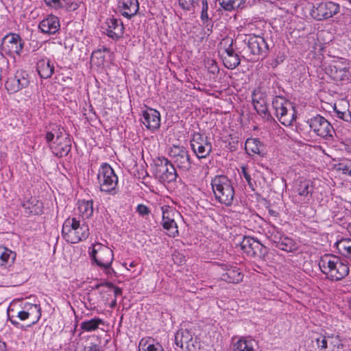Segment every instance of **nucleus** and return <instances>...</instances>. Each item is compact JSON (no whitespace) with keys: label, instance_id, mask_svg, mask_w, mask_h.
<instances>
[{"label":"nucleus","instance_id":"obj_23","mask_svg":"<svg viewBox=\"0 0 351 351\" xmlns=\"http://www.w3.org/2000/svg\"><path fill=\"white\" fill-rule=\"evenodd\" d=\"M138 0H119L118 10L125 18L131 19L138 13Z\"/></svg>","mask_w":351,"mask_h":351},{"label":"nucleus","instance_id":"obj_34","mask_svg":"<svg viewBox=\"0 0 351 351\" xmlns=\"http://www.w3.org/2000/svg\"><path fill=\"white\" fill-rule=\"evenodd\" d=\"M16 254L15 252L0 245V266H6L12 265L16 259Z\"/></svg>","mask_w":351,"mask_h":351},{"label":"nucleus","instance_id":"obj_19","mask_svg":"<svg viewBox=\"0 0 351 351\" xmlns=\"http://www.w3.org/2000/svg\"><path fill=\"white\" fill-rule=\"evenodd\" d=\"M102 28L106 35L113 40H117L123 35V23L114 18L107 19Z\"/></svg>","mask_w":351,"mask_h":351},{"label":"nucleus","instance_id":"obj_15","mask_svg":"<svg viewBox=\"0 0 351 351\" xmlns=\"http://www.w3.org/2000/svg\"><path fill=\"white\" fill-rule=\"evenodd\" d=\"M155 174L162 182H171L176 178L174 166L166 158L159 159L156 163Z\"/></svg>","mask_w":351,"mask_h":351},{"label":"nucleus","instance_id":"obj_3","mask_svg":"<svg viewBox=\"0 0 351 351\" xmlns=\"http://www.w3.org/2000/svg\"><path fill=\"white\" fill-rule=\"evenodd\" d=\"M62 128L54 125L45 134L46 142L51 152L59 157L66 156L71 150L70 140L64 136Z\"/></svg>","mask_w":351,"mask_h":351},{"label":"nucleus","instance_id":"obj_20","mask_svg":"<svg viewBox=\"0 0 351 351\" xmlns=\"http://www.w3.org/2000/svg\"><path fill=\"white\" fill-rule=\"evenodd\" d=\"M141 121L146 128L155 131L160 125V114L155 109L148 108L142 112Z\"/></svg>","mask_w":351,"mask_h":351},{"label":"nucleus","instance_id":"obj_40","mask_svg":"<svg viewBox=\"0 0 351 351\" xmlns=\"http://www.w3.org/2000/svg\"><path fill=\"white\" fill-rule=\"evenodd\" d=\"M97 287L100 289L101 293H106L108 295L113 294L115 298L122 293V291L120 288L114 286L111 283L97 285Z\"/></svg>","mask_w":351,"mask_h":351},{"label":"nucleus","instance_id":"obj_38","mask_svg":"<svg viewBox=\"0 0 351 351\" xmlns=\"http://www.w3.org/2000/svg\"><path fill=\"white\" fill-rule=\"evenodd\" d=\"M276 247L286 252H292L296 250V244L295 241L290 237L283 235Z\"/></svg>","mask_w":351,"mask_h":351},{"label":"nucleus","instance_id":"obj_18","mask_svg":"<svg viewBox=\"0 0 351 351\" xmlns=\"http://www.w3.org/2000/svg\"><path fill=\"white\" fill-rule=\"evenodd\" d=\"M175 343L185 351H197L193 334L188 329L180 328L175 334Z\"/></svg>","mask_w":351,"mask_h":351},{"label":"nucleus","instance_id":"obj_47","mask_svg":"<svg viewBox=\"0 0 351 351\" xmlns=\"http://www.w3.org/2000/svg\"><path fill=\"white\" fill-rule=\"evenodd\" d=\"M202 2V12H201V19L204 22L208 21L209 17L208 14V3L206 0H201Z\"/></svg>","mask_w":351,"mask_h":351},{"label":"nucleus","instance_id":"obj_13","mask_svg":"<svg viewBox=\"0 0 351 351\" xmlns=\"http://www.w3.org/2000/svg\"><path fill=\"white\" fill-rule=\"evenodd\" d=\"M30 77L27 71L18 70L14 76L10 77L5 82V88L10 93H16L28 86Z\"/></svg>","mask_w":351,"mask_h":351},{"label":"nucleus","instance_id":"obj_21","mask_svg":"<svg viewBox=\"0 0 351 351\" xmlns=\"http://www.w3.org/2000/svg\"><path fill=\"white\" fill-rule=\"evenodd\" d=\"M308 309L311 311H314L315 313H323V311L325 310V302L322 300V292L321 289L315 287L311 288V292L308 293Z\"/></svg>","mask_w":351,"mask_h":351},{"label":"nucleus","instance_id":"obj_35","mask_svg":"<svg viewBox=\"0 0 351 351\" xmlns=\"http://www.w3.org/2000/svg\"><path fill=\"white\" fill-rule=\"evenodd\" d=\"M77 211L82 218L88 219L93 214V202L92 200L78 201Z\"/></svg>","mask_w":351,"mask_h":351},{"label":"nucleus","instance_id":"obj_33","mask_svg":"<svg viewBox=\"0 0 351 351\" xmlns=\"http://www.w3.org/2000/svg\"><path fill=\"white\" fill-rule=\"evenodd\" d=\"M245 149L248 154L261 155L263 152L264 145L257 138H247L245 141Z\"/></svg>","mask_w":351,"mask_h":351},{"label":"nucleus","instance_id":"obj_26","mask_svg":"<svg viewBox=\"0 0 351 351\" xmlns=\"http://www.w3.org/2000/svg\"><path fill=\"white\" fill-rule=\"evenodd\" d=\"M221 269L226 272L222 274L221 280L229 283H239L243 280V274L237 267L223 265Z\"/></svg>","mask_w":351,"mask_h":351},{"label":"nucleus","instance_id":"obj_27","mask_svg":"<svg viewBox=\"0 0 351 351\" xmlns=\"http://www.w3.org/2000/svg\"><path fill=\"white\" fill-rule=\"evenodd\" d=\"M240 246L243 253L252 257L254 256L257 251L261 250V244L253 237H244Z\"/></svg>","mask_w":351,"mask_h":351},{"label":"nucleus","instance_id":"obj_7","mask_svg":"<svg viewBox=\"0 0 351 351\" xmlns=\"http://www.w3.org/2000/svg\"><path fill=\"white\" fill-rule=\"evenodd\" d=\"M275 114L279 121L285 126L292 124L295 120V110L293 104L282 97H276L272 101Z\"/></svg>","mask_w":351,"mask_h":351},{"label":"nucleus","instance_id":"obj_44","mask_svg":"<svg viewBox=\"0 0 351 351\" xmlns=\"http://www.w3.org/2000/svg\"><path fill=\"white\" fill-rule=\"evenodd\" d=\"M232 40L230 38L223 39L220 45L221 47H222L223 45H228L227 48H225L223 51H222V58H223V56H230L233 54H236L232 47Z\"/></svg>","mask_w":351,"mask_h":351},{"label":"nucleus","instance_id":"obj_39","mask_svg":"<svg viewBox=\"0 0 351 351\" xmlns=\"http://www.w3.org/2000/svg\"><path fill=\"white\" fill-rule=\"evenodd\" d=\"M140 351H162V346L159 343H154L152 339H143L139 343Z\"/></svg>","mask_w":351,"mask_h":351},{"label":"nucleus","instance_id":"obj_37","mask_svg":"<svg viewBox=\"0 0 351 351\" xmlns=\"http://www.w3.org/2000/svg\"><path fill=\"white\" fill-rule=\"evenodd\" d=\"M255 167L254 166H243L241 168V175L245 178L249 187L254 191V186L252 181V176H255Z\"/></svg>","mask_w":351,"mask_h":351},{"label":"nucleus","instance_id":"obj_32","mask_svg":"<svg viewBox=\"0 0 351 351\" xmlns=\"http://www.w3.org/2000/svg\"><path fill=\"white\" fill-rule=\"evenodd\" d=\"M256 343L250 337H241L233 344V351H255Z\"/></svg>","mask_w":351,"mask_h":351},{"label":"nucleus","instance_id":"obj_50","mask_svg":"<svg viewBox=\"0 0 351 351\" xmlns=\"http://www.w3.org/2000/svg\"><path fill=\"white\" fill-rule=\"evenodd\" d=\"M84 351H100V349L96 344H91L89 346L85 347Z\"/></svg>","mask_w":351,"mask_h":351},{"label":"nucleus","instance_id":"obj_48","mask_svg":"<svg viewBox=\"0 0 351 351\" xmlns=\"http://www.w3.org/2000/svg\"><path fill=\"white\" fill-rule=\"evenodd\" d=\"M136 210L138 213V214L141 216L147 215L149 213V208L143 204L138 205L137 206Z\"/></svg>","mask_w":351,"mask_h":351},{"label":"nucleus","instance_id":"obj_61","mask_svg":"<svg viewBox=\"0 0 351 351\" xmlns=\"http://www.w3.org/2000/svg\"><path fill=\"white\" fill-rule=\"evenodd\" d=\"M116 304V300L114 301V302H112V304Z\"/></svg>","mask_w":351,"mask_h":351},{"label":"nucleus","instance_id":"obj_62","mask_svg":"<svg viewBox=\"0 0 351 351\" xmlns=\"http://www.w3.org/2000/svg\"><path fill=\"white\" fill-rule=\"evenodd\" d=\"M116 304V300L114 301V302H112V304Z\"/></svg>","mask_w":351,"mask_h":351},{"label":"nucleus","instance_id":"obj_2","mask_svg":"<svg viewBox=\"0 0 351 351\" xmlns=\"http://www.w3.org/2000/svg\"><path fill=\"white\" fill-rule=\"evenodd\" d=\"M88 254L93 263L104 270L107 276H112L114 274V271L111 267L114 254L110 247L100 243H95L89 247Z\"/></svg>","mask_w":351,"mask_h":351},{"label":"nucleus","instance_id":"obj_9","mask_svg":"<svg viewBox=\"0 0 351 351\" xmlns=\"http://www.w3.org/2000/svg\"><path fill=\"white\" fill-rule=\"evenodd\" d=\"M161 210V224L166 230L167 235L173 238L178 236L179 232L176 219L180 216V214L175 208L167 205L162 206Z\"/></svg>","mask_w":351,"mask_h":351},{"label":"nucleus","instance_id":"obj_24","mask_svg":"<svg viewBox=\"0 0 351 351\" xmlns=\"http://www.w3.org/2000/svg\"><path fill=\"white\" fill-rule=\"evenodd\" d=\"M50 8L58 10L64 9L67 12H73L78 9L79 2L72 0H44Z\"/></svg>","mask_w":351,"mask_h":351},{"label":"nucleus","instance_id":"obj_57","mask_svg":"<svg viewBox=\"0 0 351 351\" xmlns=\"http://www.w3.org/2000/svg\"><path fill=\"white\" fill-rule=\"evenodd\" d=\"M136 265V263L134 261H132L130 263L129 267H134Z\"/></svg>","mask_w":351,"mask_h":351},{"label":"nucleus","instance_id":"obj_14","mask_svg":"<svg viewBox=\"0 0 351 351\" xmlns=\"http://www.w3.org/2000/svg\"><path fill=\"white\" fill-rule=\"evenodd\" d=\"M169 155L178 168L188 171L191 168V161L188 152L182 146L173 145L169 151Z\"/></svg>","mask_w":351,"mask_h":351},{"label":"nucleus","instance_id":"obj_5","mask_svg":"<svg viewBox=\"0 0 351 351\" xmlns=\"http://www.w3.org/2000/svg\"><path fill=\"white\" fill-rule=\"evenodd\" d=\"M212 189L215 199L226 206L232 204L234 189L230 180L225 176H217L211 180Z\"/></svg>","mask_w":351,"mask_h":351},{"label":"nucleus","instance_id":"obj_46","mask_svg":"<svg viewBox=\"0 0 351 351\" xmlns=\"http://www.w3.org/2000/svg\"><path fill=\"white\" fill-rule=\"evenodd\" d=\"M206 67L208 71L212 74H216L219 72L218 66L214 60H208L206 62Z\"/></svg>","mask_w":351,"mask_h":351},{"label":"nucleus","instance_id":"obj_45","mask_svg":"<svg viewBox=\"0 0 351 351\" xmlns=\"http://www.w3.org/2000/svg\"><path fill=\"white\" fill-rule=\"evenodd\" d=\"M91 62L97 66L102 65L104 62V56L101 51H94L92 54Z\"/></svg>","mask_w":351,"mask_h":351},{"label":"nucleus","instance_id":"obj_54","mask_svg":"<svg viewBox=\"0 0 351 351\" xmlns=\"http://www.w3.org/2000/svg\"><path fill=\"white\" fill-rule=\"evenodd\" d=\"M14 315H12V317H10V322H12V324L13 325L17 326V325H19V323L17 321H16V320H14V319H13V318H14Z\"/></svg>","mask_w":351,"mask_h":351},{"label":"nucleus","instance_id":"obj_42","mask_svg":"<svg viewBox=\"0 0 351 351\" xmlns=\"http://www.w3.org/2000/svg\"><path fill=\"white\" fill-rule=\"evenodd\" d=\"M283 235V233L275 226L270 227L267 233L268 239L276 245L279 243Z\"/></svg>","mask_w":351,"mask_h":351},{"label":"nucleus","instance_id":"obj_51","mask_svg":"<svg viewBox=\"0 0 351 351\" xmlns=\"http://www.w3.org/2000/svg\"><path fill=\"white\" fill-rule=\"evenodd\" d=\"M342 120L350 122L351 121V113L349 110H345L344 114H343Z\"/></svg>","mask_w":351,"mask_h":351},{"label":"nucleus","instance_id":"obj_55","mask_svg":"<svg viewBox=\"0 0 351 351\" xmlns=\"http://www.w3.org/2000/svg\"><path fill=\"white\" fill-rule=\"evenodd\" d=\"M323 49V47L322 45V44L319 43V44L318 45H316V46L314 47V49L315 50H322Z\"/></svg>","mask_w":351,"mask_h":351},{"label":"nucleus","instance_id":"obj_52","mask_svg":"<svg viewBox=\"0 0 351 351\" xmlns=\"http://www.w3.org/2000/svg\"><path fill=\"white\" fill-rule=\"evenodd\" d=\"M334 112H335V113L336 114V116L338 118H339L341 119H342L343 114H344V111H341V110H338L337 108V107L335 106V107H334Z\"/></svg>","mask_w":351,"mask_h":351},{"label":"nucleus","instance_id":"obj_43","mask_svg":"<svg viewBox=\"0 0 351 351\" xmlns=\"http://www.w3.org/2000/svg\"><path fill=\"white\" fill-rule=\"evenodd\" d=\"M223 64L229 69L236 68L240 63V60L237 54L230 56H223Z\"/></svg>","mask_w":351,"mask_h":351},{"label":"nucleus","instance_id":"obj_59","mask_svg":"<svg viewBox=\"0 0 351 351\" xmlns=\"http://www.w3.org/2000/svg\"><path fill=\"white\" fill-rule=\"evenodd\" d=\"M123 265L128 270H130V268L127 267V263H124Z\"/></svg>","mask_w":351,"mask_h":351},{"label":"nucleus","instance_id":"obj_31","mask_svg":"<svg viewBox=\"0 0 351 351\" xmlns=\"http://www.w3.org/2000/svg\"><path fill=\"white\" fill-rule=\"evenodd\" d=\"M36 69L39 75L44 79L50 77L54 72V66L47 58L39 60Z\"/></svg>","mask_w":351,"mask_h":351},{"label":"nucleus","instance_id":"obj_22","mask_svg":"<svg viewBox=\"0 0 351 351\" xmlns=\"http://www.w3.org/2000/svg\"><path fill=\"white\" fill-rule=\"evenodd\" d=\"M60 27L59 19L53 14L47 15L43 19L38 25V28L41 32L45 34H55Z\"/></svg>","mask_w":351,"mask_h":351},{"label":"nucleus","instance_id":"obj_25","mask_svg":"<svg viewBox=\"0 0 351 351\" xmlns=\"http://www.w3.org/2000/svg\"><path fill=\"white\" fill-rule=\"evenodd\" d=\"M252 104L254 108L258 114L265 119H269L270 114L268 111L267 101L263 95L260 92H254L252 95Z\"/></svg>","mask_w":351,"mask_h":351},{"label":"nucleus","instance_id":"obj_6","mask_svg":"<svg viewBox=\"0 0 351 351\" xmlns=\"http://www.w3.org/2000/svg\"><path fill=\"white\" fill-rule=\"evenodd\" d=\"M97 178L100 191L112 195L117 193L118 176L110 165H101Z\"/></svg>","mask_w":351,"mask_h":351},{"label":"nucleus","instance_id":"obj_53","mask_svg":"<svg viewBox=\"0 0 351 351\" xmlns=\"http://www.w3.org/2000/svg\"><path fill=\"white\" fill-rule=\"evenodd\" d=\"M6 345L4 342L0 341V351H5Z\"/></svg>","mask_w":351,"mask_h":351},{"label":"nucleus","instance_id":"obj_1","mask_svg":"<svg viewBox=\"0 0 351 351\" xmlns=\"http://www.w3.org/2000/svg\"><path fill=\"white\" fill-rule=\"evenodd\" d=\"M317 265L327 278L331 280H341L349 274L348 265L341 262L337 256L325 254L320 258Z\"/></svg>","mask_w":351,"mask_h":351},{"label":"nucleus","instance_id":"obj_28","mask_svg":"<svg viewBox=\"0 0 351 351\" xmlns=\"http://www.w3.org/2000/svg\"><path fill=\"white\" fill-rule=\"evenodd\" d=\"M326 337L322 333L312 331L310 335L308 334V339H311L308 351H323L324 345H326Z\"/></svg>","mask_w":351,"mask_h":351},{"label":"nucleus","instance_id":"obj_49","mask_svg":"<svg viewBox=\"0 0 351 351\" xmlns=\"http://www.w3.org/2000/svg\"><path fill=\"white\" fill-rule=\"evenodd\" d=\"M35 206H36V208H32L30 210V213L36 214V215H38L42 212L41 204L39 203L38 202H37V204H36Z\"/></svg>","mask_w":351,"mask_h":351},{"label":"nucleus","instance_id":"obj_60","mask_svg":"<svg viewBox=\"0 0 351 351\" xmlns=\"http://www.w3.org/2000/svg\"><path fill=\"white\" fill-rule=\"evenodd\" d=\"M311 38H312V39L314 40H315V36H312L311 37ZM309 39H310V38L308 37V40H309Z\"/></svg>","mask_w":351,"mask_h":351},{"label":"nucleus","instance_id":"obj_58","mask_svg":"<svg viewBox=\"0 0 351 351\" xmlns=\"http://www.w3.org/2000/svg\"><path fill=\"white\" fill-rule=\"evenodd\" d=\"M324 33H325L324 32H319V34H318V36H319V37L322 36V34H324Z\"/></svg>","mask_w":351,"mask_h":351},{"label":"nucleus","instance_id":"obj_12","mask_svg":"<svg viewBox=\"0 0 351 351\" xmlns=\"http://www.w3.org/2000/svg\"><path fill=\"white\" fill-rule=\"evenodd\" d=\"M191 148L198 158H206L212 151V145L207 136L194 132L191 139Z\"/></svg>","mask_w":351,"mask_h":351},{"label":"nucleus","instance_id":"obj_56","mask_svg":"<svg viewBox=\"0 0 351 351\" xmlns=\"http://www.w3.org/2000/svg\"><path fill=\"white\" fill-rule=\"evenodd\" d=\"M343 173H347L348 175H349L350 176H351V169L350 170H348V168H343Z\"/></svg>","mask_w":351,"mask_h":351},{"label":"nucleus","instance_id":"obj_8","mask_svg":"<svg viewBox=\"0 0 351 351\" xmlns=\"http://www.w3.org/2000/svg\"><path fill=\"white\" fill-rule=\"evenodd\" d=\"M309 5L311 16L317 21L330 18L339 12V5L328 0H308Z\"/></svg>","mask_w":351,"mask_h":351},{"label":"nucleus","instance_id":"obj_10","mask_svg":"<svg viewBox=\"0 0 351 351\" xmlns=\"http://www.w3.org/2000/svg\"><path fill=\"white\" fill-rule=\"evenodd\" d=\"M23 42L21 36L14 33L5 36L1 40V51L2 54L14 58L20 56L23 48Z\"/></svg>","mask_w":351,"mask_h":351},{"label":"nucleus","instance_id":"obj_4","mask_svg":"<svg viewBox=\"0 0 351 351\" xmlns=\"http://www.w3.org/2000/svg\"><path fill=\"white\" fill-rule=\"evenodd\" d=\"M62 235L68 243H77L88 238L89 228L86 223H82L77 217H69L62 225Z\"/></svg>","mask_w":351,"mask_h":351},{"label":"nucleus","instance_id":"obj_16","mask_svg":"<svg viewBox=\"0 0 351 351\" xmlns=\"http://www.w3.org/2000/svg\"><path fill=\"white\" fill-rule=\"evenodd\" d=\"M21 321L29 320L32 324H36L41 317V308L39 304L25 302L16 315Z\"/></svg>","mask_w":351,"mask_h":351},{"label":"nucleus","instance_id":"obj_17","mask_svg":"<svg viewBox=\"0 0 351 351\" xmlns=\"http://www.w3.org/2000/svg\"><path fill=\"white\" fill-rule=\"evenodd\" d=\"M308 126L311 131L322 138L332 136V127L330 123L323 117L317 115L310 119Z\"/></svg>","mask_w":351,"mask_h":351},{"label":"nucleus","instance_id":"obj_36","mask_svg":"<svg viewBox=\"0 0 351 351\" xmlns=\"http://www.w3.org/2000/svg\"><path fill=\"white\" fill-rule=\"evenodd\" d=\"M104 321L99 317L85 320L80 324V328L83 332H92L96 331L100 325H104Z\"/></svg>","mask_w":351,"mask_h":351},{"label":"nucleus","instance_id":"obj_30","mask_svg":"<svg viewBox=\"0 0 351 351\" xmlns=\"http://www.w3.org/2000/svg\"><path fill=\"white\" fill-rule=\"evenodd\" d=\"M332 77L337 81L349 80L351 78V71L350 67L336 64L331 68Z\"/></svg>","mask_w":351,"mask_h":351},{"label":"nucleus","instance_id":"obj_41","mask_svg":"<svg viewBox=\"0 0 351 351\" xmlns=\"http://www.w3.org/2000/svg\"><path fill=\"white\" fill-rule=\"evenodd\" d=\"M221 6L226 10H232L239 8L245 0H219Z\"/></svg>","mask_w":351,"mask_h":351},{"label":"nucleus","instance_id":"obj_11","mask_svg":"<svg viewBox=\"0 0 351 351\" xmlns=\"http://www.w3.org/2000/svg\"><path fill=\"white\" fill-rule=\"evenodd\" d=\"M245 50L249 53V60L254 62L258 60L261 56L266 53L267 45L263 37L254 35L249 36L247 48Z\"/></svg>","mask_w":351,"mask_h":351},{"label":"nucleus","instance_id":"obj_29","mask_svg":"<svg viewBox=\"0 0 351 351\" xmlns=\"http://www.w3.org/2000/svg\"><path fill=\"white\" fill-rule=\"evenodd\" d=\"M334 247L341 256L351 258V238L341 237L334 244Z\"/></svg>","mask_w":351,"mask_h":351}]
</instances>
